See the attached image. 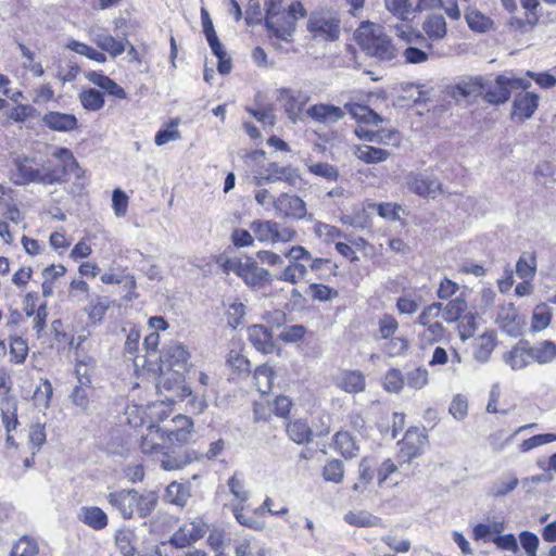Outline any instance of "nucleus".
<instances>
[{"mask_svg":"<svg viewBox=\"0 0 556 556\" xmlns=\"http://www.w3.org/2000/svg\"><path fill=\"white\" fill-rule=\"evenodd\" d=\"M387 9L395 16L405 21L416 10L412 8L408 0H384Z\"/></svg>","mask_w":556,"mask_h":556,"instance_id":"obj_47","label":"nucleus"},{"mask_svg":"<svg viewBox=\"0 0 556 556\" xmlns=\"http://www.w3.org/2000/svg\"><path fill=\"white\" fill-rule=\"evenodd\" d=\"M355 155L367 164H375L386 161L390 156V152L381 148L364 144L357 147Z\"/></svg>","mask_w":556,"mask_h":556,"instance_id":"obj_35","label":"nucleus"},{"mask_svg":"<svg viewBox=\"0 0 556 556\" xmlns=\"http://www.w3.org/2000/svg\"><path fill=\"white\" fill-rule=\"evenodd\" d=\"M496 324L510 337L521 336L526 325L523 317L513 303H506L498 307Z\"/></svg>","mask_w":556,"mask_h":556,"instance_id":"obj_12","label":"nucleus"},{"mask_svg":"<svg viewBox=\"0 0 556 556\" xmlns=\"http://www.w3.org/2000/svg\"><path fill=\"white\" fill-rule=\"evenodd\" d=\"M208 530L207 523L203 518L197 517L186 521L172 536L170 544L174 547L185 548L200 539H202Z\"/></svg>","mask_w":556,"mask_h":556,"instance_id":"obj_8","label":"nucleus"},{"mask_svg":"<svg viewBox=\"0 0 556 556\" xmlns=\"http://www.w3.org/2000/svg\"><path fill=\"white\" fill-rule=\"evenodd\" d=\"M422 29L432 40H440L446 35V22L443 15H430L422 24Z\"/></svg>","mask_w":556,"mask_h":556,"instance_id":"obj_34","label":"nucleus"},{"mask_svg":"<svg viewBox=\"0 0 556 556\" xmlns=\"http://www.w3.org/2000/svg\"><path fill=\"white\" fill-rule=\"evenodd\" d=\"M344 520L351 526L356 527H381L382 520L381 518L362 510L357 513L350 511L344 515Z\"/></svg>","mask_w":556,"mask_h":556,"instance_id":"obj_38","label":"nucleus"},{"mask_svg":"<svg viewBox=\"0 0 556 556\" xmlns=\"http://www.w3.org/2000/svg\"><path fill=\"white\" fill-rule=\"evenodd\" d=\"M539 105V96L533 92L522 90L516 94L513 101L511 115L520 121L529 119Z\"/></svg>","mask_w":556,"mask_h":556,"instance_id":"obj_17","label":"nucleus"},{"mask_svg":"<svg viewBox=\"0 0 556 556\" xmlns=\"http://www.w3.org/2000/svg\"><path fill=\"white\" fill-rule=\"evenodd\" d=\"M227 485L230 493L238 501L237 505H242L249 500L250 493L248 490H245L243 480L240 479L237 473L228 479Z\"/></svg>","mask_w":556,"mask_h":556,"instance_id":"obj_50","label":"nucleus"},{"mask_svg":"<svg viewBox=\"0 0 556 556\" xmlns=\"http://www.w3.org/2000/svg\"><path fill=\"white\" fill-rule=\"evenodd\" d=\"M323 476L326 481L340 483L344 477V468L342 462L338 459L328 462L324 467Z\"/></svg>","mask_w":556,"mask_h":556,"instance_id":"obj_49","label":"nucleus"},{"mask_svg":"<svg viewBox=\"0 0 556 556\" xmlns=\"http://www.w3.org/2000/svg\"><path fill=\"white\" fill-rule=\"evenodd\" d=\"M340 16L331 9H319L311 12L306 29L316 40L334 41L340 36Z\"/></svg>","mask_w":556,"mask_h":556,"instance_id":"obj_4","label":"nucleus"},{"mask_svg":"<svg viewBox=\"0 0 556 556\" xmlns=\"http://www.w3.org/2000/svg\"><path fill=\"white\" fill-rule=\"evenodd\" d=\"M52 156L41 167V184L53 185L60 184L67 179V176L74 174L77 178L81 176V169L78 162L67 148H56Z\"/></svg>","mask_w":556,"mask_h":556,"instance_id":"obj_3","label":"nucleus"},{"mask_svg":"<svg viewBox=\"0 0 556 556\" xmlns=\"http://www.w3.org/2000/svg\"><path fill=\"white\" fill-rule=\"evenodd\" d=\"M231 510L240 525L254 530L264 529L265 523L257 518L258 514H255V510L253 514H247L243 511V505H231Z\"/></svg>","mask_w":556,"mask_h":556,"instance_id":"obj_42","label":"nucleus"},{"mask_svg":"<svg viewBox=\"0 0 556 556\" xmlns=\"http://www.w3.org/2000/svg\"><path fill=\"white\" fill-rule=\"evenodd\" d=\"M276 214L283 218L302 219L306 215L305 202L298 195L283 192L273 199Z\"/></svg>","mask_w":556,"mask_h":556,"instance_id":"obj_11","label":"nucleus"},{"mask_svg":"<svg viewBox=\"0 0 556 556\" xmlns=\"http://www.w3.org/2000/svg\"><path fill=\"white\" fill-rule=\"evenodd\" d=\"M496 345L495 336L493 333H483L475 346L473 356L477 361L484 363L489 359L492 351Z\"/></svg>","mask_w":556,"mask_h":556,"instance_id":"obj_39","label":"nucleus"},{"mask_svg":"<svg viewBox=\"0 0 556 556\" xmlns=\"http://www.w3.org/2000/svg\"><path fill=\"white\" fill-rule=\"evenodd\" d=\"M77 518L80 522L97 531L104 529L109 523L108 515L97 506H83Z\"/></svg>","mask_w":556,"mask_h":556,"instance_id":"obj_23","label":"nucleus"},{"mask_svg":"<svg viewBox=\"0 0 556 556\" xmlns=\"http://www.w3.org/2000/svg\"><path fill=\"white\" fill-rule=\"evenodd\" d=\"M66 47L70 50H72L78 54L85 55L88 59L96 61L98 63H104L106 61V56L104 53L91 48L90 46H88L86 43L79 42L77 40H71Z\"/></svg>","mask_w":556,"mask_h":556,"instance_id":"obj_45","label":"nucleus"},{"mask_svg":"<svg viewBox=\"0 0 556 556\" xmlns=\"http://www.w3.org/2000/svg\"><path fill=\"white\" fill-rule=\"evenodd\" d=\"M91 40L102 51L108 52L112 58L121 55L129 43L127 39L117 40L106 30L99 29L92 33Z\"/></svg>","mask_w":556,"mask_h":556,"instance_id":"obj_18","label":"nucleus"},{"mask_svg":"<svg viewBox=\"0 0 556 556\" xmlns=\"http://www.w3.org/2000/svg\"><path fill=\"white\" fill-rule=\"evenodd\" d=\"M42 123L55 131H71L77 127L75 115L60 112H48L43 115Z\"/></svg>","mask_w":556,"mask_h":556,"instance_id":"obj_24","label":"nucleus"},{"mask_svg":"<svg viewBox=\"0 0 556 556\" xmlns=\"http://www.w3.org/2000/svg\"><path fill=\"white\" fill-rule=\"evenodd\" d=\"M277 222L256 219L250 224V229L261 242H273Z\"/></svg>","mask_w":556,"mask_h":556,"instance_id":"obj_36","label":"nucleus"},{"mask_svg":"<svg viewBox=\"0 0 556 556\" xmlns=\"http://www.w3.org/2000/svg\"><path fill=\"white\" fill-rule=\"evenodd\" d=\"M33 161L28 157L16 159L14 161L15 167H16V174L14 184L22 186L29 182H39L41 184V168H37L33 166Z\"/></svg>","mask_w":556,"mask_h":556,"instance_id":"obj_20","label":"nucleus"},{"mask_svg":"<svg viewBox=\"0 0 556 556\" xmlns=\"http://www.w3.org/2000/svg\"><path fill=\"white\" fill-rule=\"evenodd\" d=\"M306 333V328L302 325H292L285 327L279 333V339L286 343H295L303 339Z\"/></svg>","mask_w":556,"mask_h":556,"instance_id":"obj_57","label":"nucleus"},{"mask_svg":"<svg viewBox=\"0 0 556 556\" xmlns=\"http://www.w3.org/2000/svg\"><path fill=\"white\" fill-rule=\"evenodd\" d=\"M52 384L50 381L45 380L34 392V403L37 407L47 408L49 401L52 396Z\"/></svg>","mask_w":556,"mask_h":556,"instance_id":"obj_56","label":"nucleus"},{"mask_svg":"<svg viewBox=\"0 0 556 556\" xmlns=\"http://www.w3.org/2000/svg\"><path fill=\"white\" fill-rule=\"evenodd\" d=\"M28 353L27 343L22 338H13L10 344V355L12 361L21 364L26 359Z\"/></svg>","mask_w":556,"mask_h":556,"instance_id":"obj_58","label":"nucleus"},{"mask_svg":"<svg viewBox=\"0 0 556 556\" xmlns=\"http://www.w3.org/2000/svg\"><path fill=\"white\" fill-rule=\"evenodd\" d=\"M228 270L233 271L237 276L243 279V281L253 288H262L266 283L271 282L270 273L260 267L257 262L251 257H248L245 262L240 260H228L226 263Z\"/></svg>","mask_w":556,"mask_h":556,"instance_id":"obj_6","label":"nucleus"},{"mask_svg":"<svg viewBox=\"0 0 556 556\" xmlns=\"http://www.w3.org/2000/svg\"><path fill=\"white\" fill-rule=\"evenodd\" d=\"M466 22L470 29L483 33L491 26V20L479 11H469L465 14Z\"/></svg>","mask_w":556,"mask_h":556,"instance_id":"obj_51","label":"nucleus"},{"mask_svg":"<svg viewBox=\"0 0 556 556\" xmlns=\"http://www.w3.org/2000/svg\"><path fill=\"white\" fill-rule=\"evenodd\" d=\"M159 495L155 491L137 492V515L140 518L149 517L156 508Z\"/></svg>","mask_w":556,"mask_h":556,"instance_id":"obj_37","label":"nucleus"},{"mask_svg":"<svg viewBox=\"0 0 556 556\" xmlns=\"http://www.w3.org/2000/svg\"><path fill=\"white\" fill-rule=\"evenodd\" d=\"M80 102L86 110L98 111L104 105L103 94L100 90L90 88L79 94Z\"/></svg>","mask_w":556,"mask_h":556,"instance_id":"obj_43","label":"nucleus"},{"mask_svg":"<svg viewBox=\"0 0 556 556\" xmlns=\"http://www.w3.org/2000/svg\"><path fill=\"white\" fill-rule=\"evenodd\" d=\"M334 442L344 457L352 458L356 456L357 447L348 432H338Z\"/></svg>","mask_w":556,"mask_h":556,"instance_id":"obj_52","label":"nucleus"},{"mask_svg":"<svg viewBox=\"0 0 556 556\" xmlns=\"http://www.w3.org/2000/svg\"><path fill=\"white\" fill-rule=\"evenodd\" d=\"M178 421H180V425L166 429L168 448L194 443L200 437L192 419H178Z\"/></svg>","mask_w":556,"mask_h":556,"instance_id":"obj_14","label":"nucleus"},{"mask_svg":"<svg viewBox=\"0 0 556 556\" xmlns=\"http://www.w3.org/2000/svg\"><path fill=\"white\" fill-rule=\"evenodd\" d=\"M484 78L481 76L466 77L455 87L456 91L464 98L482 97Z\"/></svg>","mask_w":556,"mask_h":556,"instance_id":"obj_32","label":"nucleus"},{"mask_svg":"<svg viewBox=\"0 0 556 556\" xmlns=\"http://www.w3.org/2000/svg\"><path fill=\"white\" fill-rule=\"evenodd\" d=\"M188 359L189 353L181 343L167 344L161 352L156 387L168 391L180 388L188 370Z\"/></svg>","mask_w":556,"mask_h":556,"instance_id":"obj_1","label":"nucleus"},{"mask_svg":"<svg viewBox=\"0 0 556 556\" xmlns=\"http://www.w3.org/2000/svg\"><path fill=\"white\" fill-rule=\"evenodd\" d=\"M306 113L312 119L323 124H334L345 115L341 108L324 103L312 105Z\"/></svg>","mask_w":556,"mask_h":556,"instance_id":"obj_19","label":"nucleus"},{"mask_svg":"<svg viewBox=\"0 0 556 556\" xmlns=\"http://www.w3.org/2000/svg\"><path fill=\"white\" fill-rule=\"evenodd\" d=\"M404 378L399 369L387 372L383 381L384 389L389 392H399L404 386Z\"/></svg>","mask_w":556,"mask_h":556,"instance_id":"obj_60","label":"nucleus"},{"mask_svg":"<svg viewBox=\"0 0 556 556\" xmlns=\"http://www.w3.org/2000/svg\"><path fill=\"white\" fill-rule=\"evenodd\" d=\"M504 361L513 370H520L529 366L531 358L528 352V341L517 342L509 352L504 354Z\"/></svg>","mask_w":556,"mask_h":556,"instance_id":"obj_22","label":"nucleus"},{"mask_svg":"<svg viewBox=\"0 0 556 556\" xmlns=\"http://www.w3.org/2000/svg\"><path fill=\"white\" fill-rule=\"evenodd\" d=\"M132 536V532L126 529L118 530L115 534L116 545L124 556L135 555V548L131 544Z\"/></svg>","mask_w":556,"mask_h":556,"instance_id":"obj_54","label":"nucleus"},{"mask_svg":"<svg viewBox=\"0 0 556 556\" xmlns=\"http://www.w3.org/2000/svg\"><path fill=\"white\" fill-rule=\"evenodd\" d=\"M193 460L190 452L185 451L181 454L176 456H170L166 453L163 454V457L160 460L161 468L170 471V470H179L189 465Z\"/></svg>","mask_w":556,"mask_h":556,"instance_id":"obj_41","label":"nucleus"},{"mask_svg":"<svg viewBox=\"0 0 556 556\" xmlns=\"http://www.w3.org/2000/svg\"><path fill=\"white\" fill-rule=\"evenodd\" d=\"M424 327L425 330L419 334L422 344H433L444 337L445 328L439 321L430 323Z\"/></svg>","mask_w":556,"mask_h":556,"instance_id":"obj_46","label":"nucleus"},{"mask_svg":"<svg viewBox=\"0 0 556 556\" xmlns=\"http://www.w3.org/2000/svg\"><path fill=\"white\" fill-rule=\"evenodd\" d=\"M405 381L412 389H421L428 382V372L426 369H414L407 374Z\"/></svg>","mask_w":556,"mask_h":556,"instance_id":"obj_64","label":"nucleus"},{"mask_svg":"<svg viewBox=\"0 0 556 556\" xmlns=\"http://www.w3.org/2000/svg\"><path fill=\"white\" fill-rule=\"evenodd\" d=\"M278 100L283 103L288 117L295 123L305 104V99L301 100L293 90L283 88L279 90Z\"/></svg>","mask_w":556,"mask_h":556,"instance_id":"obj_26","label":"nucleus"},{"mask_svg":"<svg viewBox=\"0 0 556 556\" xmlns=\"http://www.w3.org/2000/svg\"><path fill=\"white\" fill-rule=\"evenodd\" d=\"M356 42L366 54L380 61H391L396 55V49L383 28L370 22H363L354 34Z\"/></svg>","mask_w":556,"mask_h":556,"instance_id":"obj_2","label":"nucleus"},{"mask_svg":"<svg viewBox=\"0 0 556 556\" xmlns=\"http://www.w3.org/2000/svg\"><path fill=\"white\" fill-rule=\"evenodd\" d=\"M530 86L526 78L498 75L493 81L484 79L482 98L491 104H502L508 101L514 89L527 90Z\"/></svg>","mask_w":556,"mask_h":556,"instance_id":"obj_5","label":"nucleus"},{"mask_svg":"<svg viewBox=\"0 0 556 556\" xmlns=\"http://www.w3.org/2000/svg\"><path fill=\"white\" fill-rule=\"evenodd\" d=\"M46 437L45 425L37 422L30 427L28 438L33 455L45 444Z\"/></svg>","mask_w":556,"mask_h":556,"instance_id":"obj_55","label":"nucleus"},{"mask_svg":"<svg viewBox=\"0 0 556 556\" xmlns=\"http://www.w3.org/2000/svg\"><path fill=\"white\" fill-rule=\"evenodd\" d=\"M39 554L38 540L30 535H22L12 546L10 556H37Z\"/></svg>","mask_w":556,"mask_h":556,"instance_id":"obj_33","label":"nucleus"},{"mask_svg":"<svg viewBox=\"0 0 556 556\" xmlns=\"http://www.w3.org/2000/svg\"><path fill=\"white\" fill-rule=\"evenodd\" d=\"M190 486L177 481L170 482L165 491V501L178 507H185L190 498Z\"/></svg>","mask_w":556,"mask_h":556,"instance_id":"obj_28","label":"nucleus"},{"mask_svg":"<svg viewBox=\"0 0 556 556\" xmlns=\"http://www.w3.org/2000/svg\"><path fill=\"white\" fill-rule=\"evenodd\" d=\"M266 172L267 175L254 176V185L261 187L265 184H271L276 181H286L292 187H296L301 182V176L291 166H281L276 162L269 163Z\"/></svg>","mask_w":556,"mask_h":556,"instance_id":"obj_10","label":"nucleus"},{"mask_svg":"<svg viewBox=\"0 0 556 556\" xmlns=\"http://www.w3.org/2000/svg\"><path fill=\"white\" fill-rule=\"evenodd\" d=\"M245 306L242 303H231L227 308L228 324L236 328L243 323Z\"/></svg>","mask_w":556,"mask_h":556,"instance_id":"obj_63","label":"nucleus"},{"mask_svg":"<svg viewBox=\"0 0 556 556\" xmlns=\"http://www.w3.org/2000/svg\"><path fill=\"white\" fill-rule=\"evenodd\" d=\"M140 447L144 454L168 448L167 430L162 428L159 424L151 422L147 425L146 432L141 435Z\"/></svg>","mask_w":556,"mask_h":556,"instance_id":"obj_15","label":"nucleus"},{"mask_svg":"<svg viewBox=\"0 0 556 556\" xmlns=\"http://www.w3.org/2000/svg\"><path fill=\"white\" fill-rule=\"evenodd\" d=\"M308 273L307 266L288 265L283 268L277 279L295 285L304 279Z\"/></svg>","mask_w":556,"mask_h":556,"instance_id":"obj_48","label":"nucleus"},{"mask_svg":"<svg viewBox=\"0 0 556 556\" xmlns=\"http://www.w3.org/2000/svg\"><path fill=\"white\" fill-rule=\"evenodd\" d=\"M70 298L77 302H85L89 298L88 285L81 279H74L70 286Z\"/></svg>","mask_w":556,"mask_h":556,"instance_id":"obj_59","label":"nucleus"},{"mask_svg":"<svg viewBox=\"0 0 556 556\" xmlns=\"http://www.w3.org/2000/svg\"><path fill=\"white\" fill-rule=\"evenodd\" d=\"M106 500L124 519H130L135 513L137 514V490L135 489L111 492Z\"/></svg>","mask_w":556,"mask_h":556,"instance_id":"obj_13","label":"nucleus"},{"mask_svg":"<svg viewBox=\"0 0 556 556\" xmlns=\"http://www.w3.org/2000/svg\"><path fill=\"white\" fill-rule=\"evenodd\" d=\"M428 443L425 428L410 427L405 432L403 440L400 442L399 452L400 466L409 465L412 460L420 456Z\"/></svg>","mask_w":556,"mask_h":556,"instance_id":"obj_7","label":"nucleus"},{"mask_svg":"<svg viewBox=\"0 0 556 556\" xmlns=\"http://www.w3.org/2000/svg\"><path fill=\"white\" fill-rule=\"evenodd\" d=\"M365 384V377L359 370H344L337 378V386L349 393L364 391Z\"/></svg>","mask_w":556,"mask_h":556,"instance_id":"obj_27","label":"nucleus"},{"mask_svg":"<svg viewBox=\"0 0 556 556\" xmlns=\"http://www.w3.org/2000/svg\"><path fill=\"white\" fill-rule=\"evenodd\" d=\"M536 260L534 253L522 254L517 264L516 273L520 278H532L535 275Z\"/></svg>","mask_w":556,"mask_h":556,"instance_id":"obj_44","label":"nucleus"},{"mask_svg":"<svg viewBox=\"0 0 556 556\" xmlns=\"http://www.w3.org/2000/svg\"><path fill=\"white\" fill-rule=\"evenodd\" d=\"M519 484L515 475H505L495 480L488 489V495L494 498L503 497L513 492Z\"/></svg>","mask_w":556,"mask_h":556,"instance_id":"obj_29","label":"nucleus"},{"mask_svg":"<svg viewBox=\"0 0 556 556\" xmlns=\"http://www.w3.org/2000/svg\"><path fill=\"white\" fill-rule=\"evenodd\" d=\"M467 307V301L462 293L442 306V317L446 323H455L466 314Z\"/></svg>","mask_w":556,"mask_h":556,"instance_id":"obj_31","label":"nucleus"},{"mask_svg":"<svg viewBox=\"0 0 556 556\" xmlns=\"http://www.w3.org/2000/svg\"><path fill=\"white\" fill-rule=\"evenodd\" d=\"M287 433L298 444L311 441L313 432L306 419H290L287 424Z\"/></svg>","mask_w":556,"mask_h":556,"instance_id":"obj_30","label":"nucleus"},{"mask_svg":"<svg viewBox=\"0 0 556 556\" xmlns=\"http://www.w3.org/2000/svg\"><path fill=\"white\" fill-rule=\"evenodd\" d=\"M265 27L271 37L278 40L292 42L296 29L295 18L282 11L280 14L265 16Z\"/></svg>","mask_w":556,"mask_h":556,"instance_id":"obj_9","label":"nucleus"},{"mask_svg":"<svg viewBox=\"0 0 556 556\" xmlns=\"http://www.w3.org/2000/svg\"><path fill=\"white\" fill-rule=\"evenodd\" d=\"M249 340L253 346L264 353H273L275 342L271 332L263 325H253L249 328Z\"/></svg>","mask_w":556,"mask_h":556,"instance_id":"obj_21","label":"nucleus"},{"mask_svg":"<svg viewBox=\"0 0 556 556\" xmlns=\"http://www.w3.org/2000/svg\"><path fill=\"white\" fill-rule=\"evenodd\" d=\"M528 352L531 363L548 364L556 357V344L553 341L544 340L532 345L528 341Z\"/></svg>","mask_w":556,"mask_h":556,"instance_id":"obj_25","label":"nucleus"},{"mask_svg":"<svg viewBox=\"0 0 556 556\" xmlns=\"http://www.w3.org/2000/svg\"><path fill=\"white\" fill-rule=\"evenodd\" d=\"M308 290L312 298L318 301H329L338 295L337 290L321 283H312Z\"/></svg>","mask_w":556,"mask_h":556,"instance_id":"obj_61","label":"nucleus"},{"mask_svg":"<svg viewBox=\"0 0 556 556\" xmlns=\"http://www.w3.org/2000/svg\"><path fill=\"white\" fill-rule=\"evenodd\" d=\"M274 370L267 364H263L256 367L254 371V380L257 390L266 394L270 391L274 381Z\"/></svg>","mask_w":556,"mask_h":556,"instance_id":"obj_40","label":"nucleus"},{"mask_svg":"<svg viewBox=\"0 0 556 556\" xmlns=\"http://www.w3.org/2000/svg\"><path fill=\"white\" fill-rule=\"evenodd\" d=\"M551 323V315L545 311V305H538L532 316L531 327L534 331L545 329Z\"/></svg>","mask_w":556,"mask_h":556,"instance_id":"obj_62","label":"nucleus"},{"mask_svg":"<svg viewBox=\"0 0 556 556\" xmlns=\"http://www.w3.org/2000/svg\"><path fill=\"white\" fill-rule=\"evenodd\" d=\"M289 265L306 266L304 262L312 260V254L302 245H294L285 252Z\"/></svg>","mask_w":556,"mask_h":556,"instance_id":"obj_53","label":"nucleus"},{"mask_svg":"<svg viewBox=\"0 0 556 556\" xmlns=\"http://www.w3.org/2000/svg\"><path fill=\"white\" fill-rule=\"evenodd\" d=\"M407 186L412 192L420 197L434 198L441 190V182L435 177L426 174L410 176Z\"/></svg>","mask_w":556,"mask_h":556,"instance_id":"obj_16","label":"nucleus"}]
</instances>
